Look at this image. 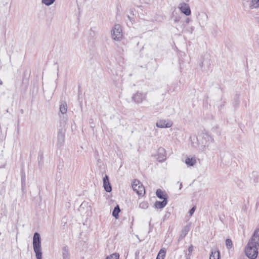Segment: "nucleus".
<instances>
[{"mask_svg":"<svg viewBox=\"0 0 259 259\" xmlns=\"http://www.w3.org/2000/svg\"><path fill=\"white\" fill-rule=\"evenodd\" d=\"M220 257V252L218 250H214L211 252L209 259H219Z\"/></svg>","mask_w":259,"mask_h":259,"instance_id":"nucleus-18","label":"nucleus"},{"mask_svg":"<svg viewBox=\"0 0 259 259\" xmlns=\"http://www.w3.org/2000/svg\"><path fill=\"white\" fill-rule=\"evenodd\" d=\"M156 194V196L159 198L163 199H164V198H165L164 197V195H163V193L162 191L160 189L157 190Z\"/></svg>","mask_w":259,"mask_h":259,"instance_id":"nucleus-23","label":"nucleus"},{"mask_svg":"<svg viewBox=\"0 0 259 259\" xmlns=\"http://www.w3.org/2000/svg\"><path fill=\"white\" fill-rule=\"evenodd\" d=\"M193 251V246L192 245H191L188 248V252L189 254H191L192 252Z\"/></svg>","mask_w":259,"mask_h":259,"instance_id":"nucleus-28","label":"nucleus"},{"mask_svg":"<svg viewBox=\"0 0 259 259\" xmlns=\"http://www.w3.org/2000/svg\"><path fill=\"white\" fill-rule=\"evenodd\" d=\"M185 162L188 166H194L196 163V160L194 157H187Z\"/></svg>","mask_w":259,"mask_h":259,"instance_id":"nucleus-13","label":"nucleus"},{"mask_svg":"<svg viewBox=\"0 0 259 259\" xmlns=\"http://www.w3.org/2000/svg\"><path fill=\"white\" fill-rule=\"evenodd\" d=\"M165 159H166V156L164 154H163L162 153H159V154L158 155V157H157V160L159 161H160V162L164 160Z\"/></svg>","mask_w":259,"mask_h":259,"instance_id":"nucleus-24","label":"nucleus"},{"mask_svg":"<svg viewBox=\"0 0 259 259\" xmlns=\"http://www.w3.org/2000/svg\"><path fill=\"white\" fill-rule=\"evenodd\" d=\"M258 249L248 242L245 250L246 255L250 259H255L257 256Z\"/></svg>","mask_w":259,"mask_h":259,"instance_id":"nucleus-2","label":"nucleus"},{"mask_svg":"<svg viewBox=\"0 0 259 259\" xmlns=\"http://www.w3.org/2000/svg\"><path fill=\"white\" fill-rule=\"evenodd\" d=\"M56 0H41V3L46 6H50L53 5Z\"/></svg>","mask_w":259,"mask_h":259,"instance_id":"nucleus-21","label":"nucleus"},{"mask_svg":"<svg viewBox=\"0 0 259 259\" xmlns=\"http://www.w3.org/2000/svg\"><path fill=\"white\" fill-rule=\"evenodd\" d=\"M167 204L166 198H164L162 201H156L155 204V207L156 208L161 209L163 208Z\"/></svg>","mask_w":259,"mask_h":259,"instance_id":"nucleus-15","label":"nucleus"},{"mask_svg":"<svg viewBox=\"0 0 259 259\" xmlns=\"http://www.w3.org/2000/svg\"><path fill=\"white\" fill-rule=\"evenodd\" d=\"M103 187L105 190L107 192H110L112 190V188L109 181V178L107 175H106L103 178Z\"/></svg>","mask_w":259,"mask_h":259,"instance_id":"nucleus-9","label":"nucleus"},{"mask_svg":"<svg viewBox=\"0 0 259 259\" xmlns=\"http://www.w3.org/2000/svg\"><path fill=\"white\" fill-rule=\"evenodd\" d=\"M232 242L231 239H227L226 240V245L227 248H231L232 247Z\"/></svg>","mask_w":259,"mask_h":259,"instance_id":"nucleus-26","label":"nucleus"},{"mask_svg":"<svg viewBox=\"0 0 259 259\" xmlns=\"http://www.w3.org/2000/svg\"><path fill=\"white\" fill-rule=\"evenodd\" d=\"M64 133L62 132H59L57 136V145L59 147H61L64 143Z\"/></svg>","mask_w":259,"mask_h":259,"instance_id":"nucleus-11","label":"nucleus"},{"mask_svg":"<svg viewBox=\"0 0 259 259\" xmlns=\"http://www.w3.org/2000/svg\"><path fill=\"white\" fill-rule=\"evenodd\" d=\"M62 255L63 259H69L68 249L66 246H65L63 248Z\"/></svg>","mask_w":259,"mask_h":259,"instance_id":"nucleus-19","label":"nucleus"},{"mask_svg":"<svg viewBox=\"0 0 259 259\" xmlns=\"http://www.w3.org/2000/svg\"><path fill=\"white\" fill-rule=\"evenodd\" d=\"M246 2L250 9H257L259 8V0H247Z\"/></svg>","mask_w":259,"mask_h":259,"instance_id":"nucleus-10","label":"nucleus"},{"mask_svg":"<svg viewBox=\"0 0 259 259\" xmlns=\"http://www.w3.org/2000/svg\"><path fill=\"white\" fill-rule=\"evenodd\" d=\"M189 19H187V20H186V22L187 23H189Z\"/></svg>","mask_w":259,"mask_h":259,"instance_id":"nucleus-31","label":"nucleus"},{"mask_svg":"<svg viewBox=\"0 0 259 259\" xmlns=\"http://www.w3.org/2000/svg\"><path fill=\"white\" fill-rule=\"evenodd\" d=\"M178 8L181 12L186 16H189L191 15V10L188 4L182 2L179 5Z\"/></svg>","mask_w":259,"mask_h":259,"instance_id":"nucleus-7","label":"nucleus"},{"mask_svg":"<svg viewBox=\"0 0 259 259\" xmlns=\"http://www.w3.org/2000/svg\"><path fill=\"white\" fill-rule=\"evenodd\" d=\"M112 38L115 41H120L122 38L121 26L119 24H115L111 30Z\"/></svg>","mask_w":259,"mask_h":259,"instance_id":"nucleus-3","label":"nucleus"},{"mask_svg":"<svg viewBox=\"0 0 259 259\" xmlns=\"http://www.w3.org/2000/svg\"><path fill=\"white\" fill-rule=\"evenodd\" d=\"M248 242L259 249V229L254 231L251 239Z\"/></svg>","mask_w":259,"mask_h":259,"instance_id":"nucleus-8","label":"nucleus"},{"mask_svg":"<svg viewBox=\"0 0 259 259\" xmlns=\"http://www.w3.org/2000/svg\"><path fill=\"white\" fill-rule=\"evenodd\" d=\"M146 93H143L137 92L133 95L132 97L133 100L136 103L139 104L145 101L146 99Z\"/></svg>","mask_w":259,"mask_h":259,"instance_id":"nucleus-6","label":"nucleus"},{"mask_svg":"<svg viewBox=\"0 0 259 259\" xmlns=\"http://www.w3.org/2000/svg\"><path fill=\"white\" fill-rule=\"evenodd\" d=\"M197 19L200 26L202 28H203L206 25L207 23L208 17L206 13L202 12L198 13Z\"/></svg>","mask_w":259,"mask_h":259,"instance_id":"nucleus-5","label":"nucleus"},{"mask_svg":"<svg viewBox=\"0 0 259 259\" xmlns=\"http://www.w3.org/2000/svg\"><path fill=\"white\" fill-rule=\"evenodd\" d=\"M133 190L140 196H143L145 193V188L143 184L137 180H135L132 184Z\"/></svg>","mask_w":259,"mask_h":259,"instance_id":"nucleus-4","label":"nucleus"},{"mask_svg":"<svg viewBox=\"0 0 259 259\" xmlns=\"http://www.w3.org/2000/svg\"><path fill=\"white\" fill-rule=\"evenodd\" d=\"M33 248L37 259H42L41 238L39 233L36 232L33 237Z\"/></svg>","mask_w":259,"mask_h":259,"instance_id":"nucleus-1","label":"nucleus"},{"mask_svg":"<svg viewBox=\"0 0 259 259\" xmlns=\"http://www.w3.org/2000/svg\"><path fill=\"white\" fill-rule=\"evenodd\" d=\"M172 124L170 122H166L164 120H161L156 123V126L158 127L163 128V127H170Z\"/></svg>","mask_w":259,"mask_h":259,"instance_id":"nucleus-14","label":"nucleus"},{"mask_svg":"<svg viewBox=\"0 0 259 259\" xmlns=\"http://www.w3.org/2000/svg\"><path fill=\"white\" fill-rule=\"evenodd\" d=\"M60 111L62 114H65L67 111V105L65 102H62L60 106Z\"/></svg>","mask_w":259,"mask_h":259,"instance_id":"nucleus-16","label":"nucleus"},{"mask_svg":"<svg viewBox=\"0 0 259 259\" xmlns=\"http://www.w3.org/2000/svg\"><path fill=\"white\" fill-rule=\"evenodd\" d=\"M255 19H256V21L257 22V23H259V16L258 17H257L255 18Z\"/></svg>","mask_w":259,"mask_h":259,"instance_id":"nucleus-29","label":"nucleus"},{"mask_svg":"<svg viewBox=\"0 0 259 259\" xmlns=\"http://www.w3.org/2000/svg\"><path fill=\"white\" fill-rule=\"evenodd\" d=\"M139 207L142 209H146L148 207V203L145 201L142 202L140 203Z\"/></svg>","mask_w":259,"mask_h":259,"instance_id":"nucleus-25","label":"nucleus"},{"mask_svg":"<svg viewBox=\"0 0 259 259\" xmlns=\"http://www.w3.org/2000/svg\"><path fill=\"white\" fill-rule=\"evenodd\" d=\"M195 209H196V207L195 206H193L189 211V214L190 215H192L194 213L195 210Z\"/></svg>","mask_w":259,"mask_h":259,"instance_id":"nucleus-27","label":"nucleus"},{"mask_svg":"<svg viewBox=\"0 0 259 259\" xmlns=\"http://www.w3.org/2000/svg\"><path fill=\"white\" fill-rule=\"evenodd\" d=\"M119 254L118 253H114L106 257V259H119Z\"/></svg>","mask_w":259,"mask_h":259,"instance_id":"nucleus-22","label":"nucleus"},{"mask_svg":"<svg viewBox=\"0 0 259 259\" xmlns=\"http://www.w3.org/2000/svg\"><path fill=\"white\" fill-rule=\"evenodd\" d=\"M190 229V226L187 225L184 227L181 231V234L180 235L179 241L183 239L188 234Z\"/></svg>","mask_w":259,"mask_h":259,"instance_id":"nucleus-12","label":"nucleus"},{"mask_svg":"<svg viewBox=\"0 0 259 259\" xmlns=\"http://www.w3.org/2000/svg\"><path fill=\"white\" fill-rule=\"evenodd\" d=\"M120 210L119 208V207L118 205H117L116 207H115L113 212H112V215L114 216L115 218H117L118 216V213L120 212Z\"/></svg>","mask_w":259,"mask_h":259,"instance_id":"nucleus-20","label":"nucleus"},{"mask_svg":"<svg viewBox=\"0 0 259 259\" xmlns=\"http://www.w3.org/2000/svg\"><path fill=\"white\" fill-rule=\"evenodd\" d=\"M182 183H180V189H181L182 188Z\"/></svg>","mask_w":259,"mask_h":259,"instance_id":"nucleus-30","label":"nucleus"},{"mask_svg":"<svg viewBox=\"0 0 259 259\" xmlns=\"http://www.w3.org/2000/svg\"><path fill=\"white\" fill-rule=\"evenodd\" d=\"M166 253V250L164 248L160 250L157 255L156 259H164Z\"/></svg>","mask_w":259,"mask_h":259,"instance_id":"nucleus-17","label":"nucleus"}]
</instances>
